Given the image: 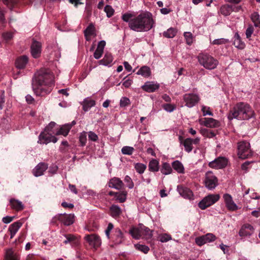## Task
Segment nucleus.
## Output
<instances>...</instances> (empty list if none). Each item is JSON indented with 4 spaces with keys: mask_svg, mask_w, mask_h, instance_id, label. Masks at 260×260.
Returning a JSON list of instances; mask_svg holds the SVG:
<instances>
[{
    "mask_svg": "<svg viewBox=\"0 0 260 260\" xmlns=\"http://www.w3.org/2000/svg\"><path fill=\"white\" fill-rule=\"evenodd\" d=\"M48 166L44 162L39 163L33 170V174L36 177H39L42 175L47 169Z\"/></svg>",
    "mask_w": 260,
    "mask_h": 260,
    "instance_id": "6ab92c4d",
    "label": "nucleus"
},
{
    "mask_svg": "<svg viewBox=\"0 0 260 260\" xmlns=\"http://www.w3.org/2000/svg\"><path fill=\"white\" fill-rule=\"evenodd\" d=\"M28 57L26 55H23L18 57L15 62L16 67L20 69H23L25 67L28 62Z\"/></svg>",
    "mask_w": 260,
    "mask_h": 260,
    "instance_id": "5701e85b",
    "label": "nucleus"
},
{
    "mask_svg": "<svg viewBox=\"0 0 260 260\" xmlns=\"http://www.w3.org/2000/svg\"><path fill=\"white\" fill-rule=\"evenodd\" d=\"M57 141V139L55 136L48 134L44 131L40 134L38 142L41 144H47L51 142L55 143Z\"/></svg>",
    "mask_w": 260,
    "mask_h": 260,
    "instance_id": "9b49d317",
    "label": "nucleus"
},
{
    "mask_svg": "<svg viewBox=\"0 0 260 260\" xmlns=\"http://www.w3.org/2000/svg\"><path fill=\"white\" fill-rule=\"evenodd\" d=\"M41 43L35 41L31 45V54L34 58H37L40 57L41 53Z\"/></svg>",
    "mask_w": 260,
    "mask_h": 260,
    "instance_id": "dca6fc26",
    "label": "nucleus"
},
{
    "mask_svg": "<svg viewBox=\"0 0 260 260\" xmlns=\"http://www.w3.org/2000/svg\"><path fill=\"white\" fill-rule=\"evenodd\" d=\"M10 203L11 207L17 211L22 210L24 208L23 204L19 200L12 199L10 200Z\"/></svg>",
    "mask_w": 260,
    "mask_h": 260,
    "instance_id": "c85d7f7f",
    "label": "nucleus"
},
{
    "mask_svg": "<svg viewBox=\"0 0 260 260\" xmlns=\"http://www.w3.org/2000/svg\"><path fill=\"white\" fill-rule=\"evenodd\" d=\"M184 37L186 40V43L188 45H191L193 42L192 35L190 32H185L184 33Z\"/></svg>",
    "mask_w": 260,
    "mask_h": 260,
    "instance_id": "864d4df0",
    "label": "nucleus"
},
{
    "mask_svg": "<svg viewBox=\"0 0 260 260\" xmlns=\"http://www.w3.org/2000/svg\"><path fill=\"white\" fill-rule=\"evenodd\" d=\"M75 216L73 214H59L55 215L51 220V223H55L60 221L65 225H70L74 222Z\"/></svg>",
    "mask_w": 260,
    "mask_h": 260,
    "instance_id": "423d86ee",
    "label": "nucleus"
},
{
    "mask_svg": "<svg viewBox=\"0 0 260 260\" xmlns=\"http://www.w3.org/2000/svg\"><path fill=\"white\" fill-rule=\"evenodd\" d=\"M129 233L136 239H139L142 236L141 225L139 228H133L129 231Z\"/></svg>",
    "mask_w": 260,
    "mask_h": 260,
    "instance_id": "7c9ffc66",
    "label": "nucleus"
},
{
    "mask_svg": "<svg viewBox=\"0 0 260 260\" xmlns=\"http://www.w3.org/2000/svg\"><path fill=\"white\" fill-rule=\"evenodd\" d=\"M110 211L111 215L113 217H116L120 215L121 213L120 208L117 206L113 205L110 207Z\"/></svg>",
    "mask_w": 260,
    "mask_h": 260,
    "instance_id": "37998d69",
    "label": "nucleus"
},
{
    "mask_svg": "<svg viewBox=\"0 0 260 260\" xmlns=\"http://www.w3.org/2000/svg\"><path fill=\"white\" fill-rule=\"evenodd\" d=\"M66 238V240L64 241V243L67 244L68 243L76 244V238L73 235L71 234H68L64 235Z\"/></svg>",
    "mask_w": 260,
    "mask_h": 260,
    "instance_id": "09e8293b",
    "label": "nucleus"
},
{
    "mask_svg": "<svg viewBox=\"0 0 260 260\" xmlns=\"http://www.w3.org/2000/svg\"><path fill=\"white\" fill-rule=\"evenodd\" d=\"M198 59L199 63L207 70L214 69L218 64L216 59L207 53L199 54Z\"/></svg>",
    "mask_w": 260,
    "mask_h": 260,
    "instance_id": "20e7f679",
    "label": "nucleus"
},
{
    "mask_svg": "<svg viewBox=\"0 0 260 260\" xmlns=\"http://www.w3.org/2000/svg\"><path fill=\"white\" fill-rule=\"evenodd\" d=\"M135 169L139 174H142L146 169V165L142 163H136L135 165Z\"/></svg>",
    "mask_w": 260,
    "mask_h": 260,
    "instance_id": "c03bdc74",
    "label": "nucleus"
},
{
    "mask_svg": "<svg viewBox=\"0 0 260 260\" xmlns=\"http://www.w3.org/2000/svg\"><path fill=\"white\" fill-rule=\"evenodd\" d=\"M56 123L52 121L45 127V131L48 133V134L56 135V133L58 130V128L56 127Z\"/></svg>",
    "mask_w": 260,
    "mask_h": 260,
    "instance_id": "473e14b6",
    "label": "nucleus"
},
{
    "mask_svg": "<svg viewBox=\"0 0 260 260\" xmlns=\"http://www.w3.org/2000/svg\"><path fill=\"white\" fill-rule=\"evenodd\" d=\"M6 260H19L18 255L14 253L12 249H9L6 250Z\"/></svg>",
    "mask_w": 260,
    "mask_h": 260,
    "instance_id": "e433bc0d",
    "label": "nucleus"
},
{
    "mask_svg": "<svg viewBox=\"0 0 260 260\" xmlns=\"http://www.w3.org/2000/svg\"><path fill=\"white\" fill-rule=\"evenodd\" d=\"M71 124H66L62 125L56 133V135H63L66 136L68 135L70 130L72 128Z\"/></svg>",
    "mask_w": 260,
    "mask_h": 260,
    "instance_id": "a878e982",
    "label": "nucleus"
},
{
    "mask_svg": "<svg viewBox=\"0 0 260 260\" xmlns=\"http://www.w3.org/2000/svg\"><path fill=\"white\" fill-rule=\"evenodd\" d=\"M229 42V40L224 38H220V39H215L212 42V44L214 45H222V44H225Z\"/></svg>",
    "mask_w": 260,
    "mask_h": 260,
    "instance_id": "5fc2aeb1",
    "label": "nucleus"
},
{
    "mask_svg": "<svg viewBox=\"0 0 260 260\" xmlns=\"http://www.w3.org/2000/svg\"><path fill=\"white\" fill-rule=\"evenodd\" d=\"M201 133L204 137L209 138H213L215 136V134L213 132L206 128L201 129Z\"/></svg>",
    "mask_w": 260,
    "mask_h": 260,
    "instance_id": "a18cd8bd",
    "label": "nucleus"
},
{
    "mask_svg": "<svg viewBox=\"0 0 260 260\" xmlns=\"http://www.w3.org/2000/svg\"><path fill=\"white\" fill-rule=\"evenodd\" d=\"M200 100L198 95L194 93H186L183 95V101L185 103V106L188 108H192Z\"/></svg>",
    "mask_w": 260,
    "mask_h": 260,
    "instance_id": "1a4fd4ad",
    "label": "nucleus"
},
{
    "mask_svg": "<svg viewBox=\"0 0 260 260\" xmlns=\"http://www.w3.org/2000/svg\"><path fill=\"white\" fill-rule=\"evenodd\" d=\"M95 105V102L94 100L88 98L85 99L82 103L83 110L85 112H87L89 110L91 107L94 106Z\"/></svg>",
    "mask_w": 260,
    "mask_h": 260,
    "instance_id": "c756f323",
    "label": "nucleus"
},
{
    "mask_svg": "<svg viewBox=\"0 0 260 260\" xmlns=\"http://www.w3.org/2000/svg\"><path fill=\"white\" fill-rule=\"evenodd\" d=\"M233 44L236 47L241 49L245 47L244 43L242 41L240 35L237 32L234 36Z\"/></svg>",
    "mask_w": 260,
    "mask_h": 260,
    "instance_id": "2f4dec72",
    "label": "nucleus"
},
{
    "mask_svg": "<svg viewBox=\"0 0 260 260\" xmlns=\"http://www.w3.org/2000/svg\"><path fill=\"white\" fill-rule=\"evenodd\" d=\"M228 164V160L224 157H218L217 158L211 161L209 164L210 167L216 169H220L224 168Z\"/></svg>",
    "mask_w": 260,
    "mask_h": 260,
    "instance_id": "ddd939ff",
    "label": "nucleus"
},
{
    "mask_svg": "<svg viewBox=\"0 0 260 260\" xmlns=\"http://www.w3.org/2000/svg\"><path fill=\"white\" fill-rule=\"evenodd\" d=\"M22 225V223L20 222H15L12 223L9 228V231L10 232V238L12 239L18 232L19 229Z\"/></svg>",
    "mask_w": 260,
    "mask_h": 260,
    "instance_id": "393cba45",
    "label": "nucleus"
},
{
    "mask_svg": "<svg viewBox=\"0 0 260 260\" xmlns=\"http://www.w3.org/2000/svg\"><path fill=\"white\" fill-rule=\"evenodd\" d=\"M225 205L229 210L236 211L238 209V206L233 200L232 196L229 194H225L223 195Z\"/></svg>",
    "mask_w": 260,
    "mask_h": 260,
    "instance_id": "2eb2a0df",
    "label": "nucleus"
},
{
    "mask_svg": "<svg viewBox=\"0 0 260 260\" xmlns=\"http://www.w3.org/2000/svg\"><path fill=\"white\" fill-rule=\"evenodd\" d=\"M177 30L173 28H170L167 31H164L163 36L167 38H173L175 36Z\"/></svg>",
    "mask_w": 260,
    "mask_h": 260,
    "instance_id": "79ce46f5",
    "label": "nucleus"
},
{
    "mask_svg": "<svg viewBox=\"0 0 260 260\" xmlns=\"http://www.w3.org/2000/svg\"><path fill=\"white\" fill-rule=\"evenodd\" d=\"M142 235L146 239H150L153 236V231L150 230L148 228L141 225Z\"/></svg>",
    "mask_w": 260,
    "mask_h": 260,
    "instance_id": "72a5a7b5",
    "label": "nucleus"
},
{
    "mask_svg": "<svg viewBox=\"0 0 260 260\" xmlns=\"http://www.w3.org/2000/svg\"><path fill=\"white\" fill-rule=\"evenodd\" d=\"M177 191L182 197L189 200L193 199V193L192 191L184 186L179 185L177 186Z\"/></svg>",
    "mask_w": 260,
    "mask_h": 260,
    "instance_id": "f3484780",
    "label": "nucleus"
},
{
    "mask_svg": "<svg viewBox=\"0 0 260 260\" xmlns=\"http://www.w3.org/2000/svg\"><path fill=\"white\" fill-rule=\"evenodd\" d=\"M104 11L108 18L112 17L114 13V9L110 5H106L104 8Z\"/></svg>",
    "mask_w": 260,
    "mask_h": 260,
    "instance_id": "8fccbe9b",
    "label": "nucleus"
},
{
    "mask_svg": "<svg viewBox=\"0 0 260 260\" xmlns=\"http://www.w3.org/2000/svg\"><path fill=\"white\" fill-rule=\"evenodd\" d=\"M116 194L117 199L120 203H123L125 202L126 199L127 193L125 191H122L120 193H115Z\"/></svg>",
    "mask_w": 260,
    "mask_h": 260,
    "instance_id": "603ef678",
    "label": "nucleus"
},
{
    "mask_svg": "<svg viewBox=\"0 0 260 260\" xmlns=\"http://www.w3.org/2000/svg\"><path fill=\"white\" fill-rule=\"evenodd\" d=\"M220 13L225 16H229L232 13V5H224L220 8Z\"/></svg>",
    "mask_w": 260,
    "mask_h": 260,
    "instance_id": "f704fd0d",
    "label": "nucleus"
},
{
    "mask_svg": "<svg viewBox=\"0 0 260 260\" xmlns=\"http://www.w3.org/2000/svg\"><path fill=\"white\" fill-rule=\"evenodd\" d=\"M79 141L82 146L85 145L87 141L86 133V132H83L81 133L79 136Z\"/></svg>",
    "mask_w": 260,
    "mask_h": 260,
    "instance_id": "13d9d810",
    "label": "nucleus"
},
{
    "mask_svg": "<svg viewBox=\"0 0 260 260\" xmlns=\"http://www.w3.org/2000/svg\"><path fill=\"white\" fill-rule=\"evenodd\" d=\"M162 107L165 110L169 112H173L176 108L174 105L170 104H164Z\"/></svg>",
    "mask_w": 260,
    "mask_h": 260,
    "instance_id": "bf43d9fd",
    "label": "nucleus"
},
{
    "mask_svg": "<svg viewBox=\"0 0 260 260\" xmlns=\"http://www.w3.org/2000/svg\"><path fill=\"white\" fill-rule=\"evenodd\" d=\"M134 16V15L130 13H126L122 15V19L126 22H129L132 18Z\"/></svg>",
    "mask_w": 260,
    "mask_h": 260,
    "instance_id": "6e6d98bb",
    "label": "nucleus"
},
{
    "mask_svg": "<svg viewBox=\"0 0 260 260\" xmlns=\"http://www.w3.org/2000/svg\"><path fill=\"white\" fill-rule=\"evenodd\" d=\"M13 35L11 32H5L3 34V38L6 40H9L13 38Z\"/></svg>",
    "mask_w": 260,
    "mask_h": 260,
    "instance_id": "338daca9",
    "label": "nucleus"
},
{
    "mask_svg": "<svg viewBox=\"0 0 260 260\" xmlns=\"http://www.w3.org/2000/svg\"><path fill=\"white\" fill-rule=\"evenodd\" d=\"M200 123L209 127H215L218 125V121L212 118H206L203 122L200 120Z\"/></svg>",
    "mask_w": 260,
    "mask_h": 260,
    "instance_id": "bb28decb",
    "label": "nucleus"
},
{
    "mask_svg": "<svg viewBox=\"0 0 260 260\" xmlns=\"http://www.w3.org/2000/svg\"><path fill=\"white\" fill-rule=\"evenodd\" d=\"M6 20L5 17V11L0 10V29H3L6 26Z\"/></svg>",
    "mask_w": 260,
    "mask_h": 260,
    "instance_id": "de8ad7c7",
    "label": "nucleus"
},
{
    "mask_svg": "<svg viewBox=\"0 0 260 260\" xmlns=\"http://www.w3.org/2000/svg\"><path fill=\"white\" fill-rule=\"evenodd\" d=\"M160 241L161 242H167L172 239L171 236L167 234H164L160 236Z\"/></svg>",
    "mask_w": 260,
    "mask_h": 260,
    "instance_id": "680f3d73",
    "label": "nucleus"
},
{
    "mask_svg": "<svg viewBox=\"0 0 260 260\" xmlns=\"http://www.w3.org/2000/svg\"><path fill=\"white\" fill-rule=\"evenodd\" d=\"M135 247L137 249L143 252L145 254L147 253L150 249L148 246L144 245L135 244Z\"/></svg>",
    "mask_w": 260,
    "mask_h": 260,
    "instance_id": "3c124183",
    "label": "nucleus"
},
{
    "mask_svg": "<svg viewBox=\"0 0 260 260\" xmlns=\"http://www.w3.org/2000/svg\"><path fill=\"white\" fill-rule=\"evenodd\" d=\"M88 135L89 139L92 141L95 142L98 140V135L92 131H89Z\"/></svg>",
    "mask_w": 260,
    "mask_h": 260,
    "instance_id": "0e129e2a",
    "label": "nucleus"
},
{
    "mask_svg": "<svg viewBox=\"0 0 260 260\" xmlns=\"http://www.w3.org/2000/svg\"><path fill=\"white\" fill-rule=\"evenodd\" d=\"M173 168L179 173L184 172V167L181 162L178 160H175L172 163Z\"/></svg>",
    "mask_w": 260,
    "mask_h": 260,
    "instance_id": "ea45409f",
    "label": "nucleus"
},
{
    "mask_svg": "<svg viewBox=\"0 0 260 260\" xmlns=\"http://www.w3.org/2000/svg\"><path fill=\"white\" fill-rule=\"evenodd\" d=\"M106 45V42L104 40L99 42L96 49L93 54L94 57L98 59L101 57L103 53L104 49Z\"/></svg>",
    "mask_w": 260,
    "mask_h": 260,
    "instance_id": "aec40b11",
    "label": "nucleus"
},
{
    "mask_svg": "<svg viewBox=\"0 0 260 260\" xmlns=\"http://www.w3.org/2000/svg\"><path fill=\"white\" fill-rule=\"evenodd\" d=\"M124 182L126 183V186L129 188L132 189L134 187V184L131 179L128 176H126L124 178Z\"/></svg>",
    "mask_w": 260,
    "mask_h": 260,
    "instance_id": "4d7b16f0",
    "label": "nucleus"
},
{
    "mask_svg": "<svg viewBox=\"0 0 260 260\" xmlns=\"http://www.w3.org/2000/svg\"><path fill=\"white\" fill-rule=\"evenodd\" d=\"M154 23L151 13L145 12L131 19L128 27L135 31L144 32L150 30L153 27Z\"/></svg>",
    "mask_w": 260,
    "mask_h": 260,
    "instance_id": "f03ea898",
    "label": "nucleus"
},
{
    "mask_svg": "<svg viewBox=\"0 0 260 260\" xmlns=\"http://www.w3.org/2000/svg\"><path fill=\"white\" fill-rule=\"evenodd\" d=\"M204 182L206 187L211 190L217 185L218 179L212 172L208 171L206 173Z\"/></svg>",
    "mask_w": 260,
    "mask_h": 260,
    "instance_id": "6e6552de",
    "label": "nucleus"
},
{
    "mask_svg": "<svg viewBox=\"0 0 260 260\" xmlns=\"http://www.w3.org/2000/svg\"><path fill=\"white\" fill-rule=\"evenodd\" d=\"M254 231V229L252 225L246 223L241 226L239 232V235L241 237H250L253 234Z\"/></svg>",
    "mask_w": 260,
    "mask_h": 260,
    "instance_id": "4468645a",
    "label": "nucleus"
},
{
    "mask_svg": "<svg viewBox=\"0 0 260 260\" xmlns=\"http://www.w3.org/2000/svg\"><path fill=\"white\" fill-rule=\"evenodd\" d=\"M137 74L141 75L145 77H148L151 74V71L149 67L143 66L139 70Z\"/></svg>",
    "mask_w": 260,
    "mask_h": 260,
    "instance_id": "4c0bfd02",
    "label": "nucleus"
},
{
    "mask_svg": "<svg viewBox=\"0 0 260 260\" xmlns=\"http://www.w3.org/2000/svg\"><path fill=\"white\" fill-rule=\"evenodd\" d=\"M52 74L48 69H42L34 75L32 81V88L37 96H44L52 90L54 82Z\"/></svg>",
    "mask_w": 260,
    "mask_h": 260,
    "instance_id": "f257e3e1",
    "label": "nucleus"
},
{
    "mask_svg": "<svg viewBox=\"0 0 260 260\" xmlns=\"http://www.w3.org/2000/svg\"><path fill=\"white\" fill-rule=\"evenodd\" d=\"M202 111L203 113V115H210L212 116L213 113L210 111V108L208 107H206L205 106H202Z\"/></svg>",
    "mask_w": 260,
    "mask_h": 260,
    "instance_id": "e2e57ef3",
    "label": "nucleus"
},
{
    "mask_svg": "<svg viewBox=\"0 0 260 260\" xmlns=\"http://www.w3.org/2000/svg\"><path fill=\"white\" fill-rule=\"evenodd\" d=\"M134 151V148L131 146H124L121 149V152L124 155H131Z\"/></svg>",
    "mask_w": 260,
    "mask_h": 260,
    "instance_id": "49530a36",
    "label": "nucleus"
},
{
    "mask_svg": "<svg viewBox=\"0 0 260 260\" xmlns=\"http://www.w3.org/2000/svg\"><path fill=\"white\" fill-rule=\"evenodd\" d=\"M113 228V225L111 223L108 224V227L105 231V234L108 238H109L110 233Z\"/></svg>",
    "mask_w": 260,
    "mask_h": 260,
    "instance_id": "774afa93",
    "label": "nucleus"
},
{
    "mask_svg": "<svg viewBox=\"0 0 260 260\" xmlns=\"http://www.w3.org/2000/svg\"><path fill=\"white\" fill-rule=\"evenodd\" d=\"M84 36L86 41H89L91 39V37H95V27L92 23H90L84 30Z\"/></svg>",
    "mask_w": 260,
    "mask_h": 260,
    "instance_id": "412c9836",
    "label": "nucleus"
},
{
    "mask_svg": "<svg viewBox=\"0 0 260 260\" xmlns=\"http://www.w3.org/2000/svg\"><path fill=\"white\" fill-rule=\"evenodd\" d=\"M160 171L163 174L166 175L171 174L172 170L169 164L165 162L162 164Z\"/></svg>",
    "mask_w": 260,
    "mask_h": 260,
    "instance_id": "a19ab883",
    "label": "nucleus"
},
{
    "mask_svg": "<svg viewBox=\"0 0 260 260\" xmlns=\"http://www.w3.org/2000/svg\"><path fill=\"white\" fill-rule=\"evenodd\" d=\"M159 87V84L153 81H147L142 86V89L148 92H154Z\"/></svg>",
    "mask_w": 260,
    "mask_h": 260,
    "instance_id": "a211bd4d",
    "label": "nucleus"
},
{
    "mask_svg": "<svg viewBox=\"0 0 260 260\" xmlns=\"http://www.w3.org/2000/svg\"><path fill=\"white\" fill-rule=\"evenodd\" d=\"M130 104L129 99L126 97H122L120 101V106L124 107L128 106Z\"/></svg>",
    "mask_w": 260,
    "mask_h": 260,
    "instance_id": "052dcab7",
    "label": "nucleus"
},
{
    "mask_svg": "<svg viewBox=\"0 0 260 260\" xmlns=\"http://www.w3.org/2000/svg\"><path fill=\"white\" fill-rule=\"evenodd\" d=\"M250 18L254 26L260 28V16L258 13L254 12L251 14Z\"/></svg>",
    "mask_w": 260,
    "mask_h": 260,
    "instance_id": "58836bf2",
    "label": "nucleus"
},
{
    "mask_svg": "<svg viewBox=\"0 0 260 260\" xmlns=\"http://www.w3.org/2000/svg\"><path fill=\"white\" fill-rule=\"evenodd\" d=\"M84 239L89 245L95 249L99 247L102 243L100 237L96 234L87 235L85 236Z\"/></svg>",
    "mask_w": 260,
    "mask_h": 260,
    "instance_id": "9d476101",
    "label": "nucleus"
},
{
    "mask_svg": "<svg viewBox=\"0 0 260 260\" xmlns=\"http://www.w3.org/2000/svg\"><path fill=\"white\" fill-rule=\"evenodd\" d=\"M113 61V57L111 54H105L104 58L99 61L100 64L105 66H111Z\"/></svg>",
    "mask_w": 260,
    "mask_h": 260,
    "instance_id": "cd10ccee",
    "label": "nucleus"
},
{
    "mask_svg": "<svg viewBox=\"0 0 260 260\" xmlns=\"http://www.w3.org/2000/svg\"><path fill=\"white\" fill-rule=\"evenodd\" d=\"M238 155L241 159H246L252 155L250 149V143L245 141H242L238 144Z\"/></svg>",
    "mask_w": 260,
    "mask_h": 260,
    "instance_id": "39448f33",
    "label": "nucleus"
},
{
    "mask_svg": "<svg viewBox=\"0 0 260 260\" xmlns=\"http://www.w3.org/2000/svg\"><path fill=\"white\" fill-rule=\"evenodd\" d=\"M109 186L111 188L119 190L123 187V183L119 178L114 177L110 180Z\"/></svg>",
    "mask_w": 260,
    "mask_h": 260,
    "instance_id": "4be33fe9",
    "label": "nucleus"
},
{
    "mask_svg": "<svg viewBox=\"0 0 260 260\" xmlns=\"http://www.w3.org/2000/svg\"><path fill=\"white\" fill-rule=\"evenodd\" d=\"M254 115V112L247 103L239 102L230 111L228 118L229 120L234 118L238 120H248Z\"/></svg>",
    "mask_w": 260,
    "mask_h": 260,
    "instance_id": "7ed1b4c3",
    "label": "nucleus"
},
{
    "mask_svg": "<svg viewBox=\"0 0 260 260\" xmlns=\"http://www.w3.org/2000/svg\"><path fill=\"white\" fill-rule=\"evenodd\" d=\"M216 239V236L212 233H208L205 235L197 237L196 238V244L201 246L206 243L214 241Z\"/></svg>",
    "mask_w": 260,
    "mask_h": 260,
    "instance_id": "f8f14e48",
    "label": "nucleus"
},
{
    "mask_svg": "<svg viewBox=\"0 0 260 260\" xmlns=\"http://www.w3.org/2000/svg\"><path fill=\"white\" fill-rule=\"evenodd\" d=\"M149 170L151 172H157L159 170V162L156 159H152L148 165Z\"/></svg>",
    "mask_w": 260,
    "mask_h": 260,
    "instance_id": "c9c22d12",
    "label": "nucleus"
},
{
    "mask_svg": "<svg viewBox=\"0 0 260 260\" xmlns=\"http://www.w3.org/2000/svg\"><path fill=\"white\" fill-rule=\"evenodd\" d=\"M219 195L209 194L205 197L199 203V207L202 210L205 209L206 208L212 205L218 201L219 199Z\"/></svg>",
    "mask_w": 260,
    "mask_h": 260,
    "instance_id": "0eeeda50",
    "label": "nucleus"
},
{
    "mask_svg": "<svg viewBox=\"0 0 260 260\" xmlns=\"http://www.w3.org/2000/svg\"><path fill=\"white\" fill-rule=\"evenodd\" d=\"M253 27L251 25L248 26L245 32L247 38L249 39L251 37L252 33L253 32Z\"/></svg>",
    "mask_w": 260,
    "mask_h": 260,
    "instance_id": "69168bd1",
    "label": "nucleus"
},
{
    "mask_svg": "<svg viewBox=\"0 0 260 260\" xmlns=\"http://www.w3.org/2000/svg\"><path fill=\"white\" fill-rule=\"evenodd\" d=\"M179 140H180V143L184 146L185 150L188 153L190 152L193 148L191 139L186 138L184 140L182 141V137L180 136Z\"/></svg>",
    "mask_w": 260,
    "mask_h": 260,
    "instance_id": "b1692460",
    "label": "nucleus"
}]
</instances>
